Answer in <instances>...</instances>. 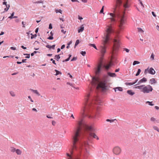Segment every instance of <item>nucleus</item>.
<instances>
[{"label":"nucleus","mask_w":159,"mask_h":159,"mask_svg":"<svg viewBox=\"0 0 159 159\" xmlns=\"http://www.w3.org/2000/svg\"><path fill=\"white\" fill-rule=\"evenodd\" d=\"M107 71V75H104L102 78V81L100 82V78L99 77H93L92 78V84L97 86V89L99 87L102 91H104L108 89L109 86L107 84V79L108 76L114 77L116 76V74L114 73Z\"/></svg>","instance_id":"nucleus-1"},{"label":"nucleus","mask_w":159,"mask_h":159,"mask_svg":"<svg viewBox=\"0 0 159 159\" xmlns=\"http://www.w3.org/2000/svg\"><path fill=\"white\" fill-rule=\"evenodd\" d=\"M107 34L105 35L104 39V43L105 44H109L111 40L113 42V49L114 50H117L120 47V43L119 40V36L116 35L114 39H112L110 37V34L113 32V30L110 28H108L106 30Z\"/></svg>","instance_id":"nucleus-2"},{"label":"nucleus","mask_w":159,"mask_h":159,"mask_svg":"<svg viewBox=\"0 0 159 159\" xmlns=\"http://www.w3.org/2000/svg\"><path fill=\"white\" fill-rule=\"evenodd\" d=\"M81 151H70V153H66L67 159H88L89 152L85 151L84 154L80 155Z\"/></svg>","instance_id":"nucleus-3"},{"label":"nucleus","mask_w":159,"mask_h":159,"mask_svg":"<svg viewBox=\"0 0 159 159\" xmlns=\"http://www.w3.org/2000/svg\"><path fill=\"white\" fill-rule=\"evenodd\" d=\"M90 95L87 96L88 99H87L85 106L83 110V116H88L89 118L91 117V116L89 115V113L91 112L93 108V102H89Z\"/></svg>","instance_id":"nucleus-4"},{"label":"nucleus","mask_w":159,"mask_h":159,"mask_svg":"<svg viewBox=\"0 0 159 159\" xmlns=\"http://www.w3.org/2000/svg\"><path fill=\"white\" fill-rule=\"evenodd\" d=\"M113 64L109 62H105L100 66L97 67L95 71V73L97 75H99L101 72V68L102 67L105 70L107 71L109 70Z\"/></svg>","instance_id":"nucleus-5"},{"label":"nucleus","mask_w":159,"mask_h":159,"mask_svg":"<svg viewBox=\"0 0 159 159\" xmlns=\"http://www.w3.org/2000/svg\"><path fill=\"white\" fill-rule=\"evenodd\" d=\"M99 50L101 53V62L102 63L105 54L106 52V47L105 45L101 46Z\"/></svg>","instance_id":"nucleus-6"},{"label":"nucleus","mask_w":159,"mask_h":159,"mask_svg":"<svg viewBox=\"0 0 159 159\" xmlns=\"http://www.w3.org/2000/svg\"><path fill=\"white\" fill-rule=\"evenodd\" d=\"M152 90L153 88L152 87L149 85H148L146 86L145 85L143 88V90L141 91L144 93H148L152 92Z\"/></svg>","instance_id":"nucleus-7"},{"label":"nucleus","mask_w":159,"mask_h":159,"mask_svg":"<svg viewBox=\"0 0 159 159\" xmlns=\"http://www.w3.org/2000/svg\"><path fill=\"white\" fill-rule=\"evenodd\" d=\"M113 151L114 154L119 155L121 152V150L120 147L116 146L114 148Z\"/></svg>","instance_id":"nucleus-8"},{"label":"nucleus","mask_w":159,"mask_h":159,"mask_svg":"<svg viewBox=\"0 0 159 159\" xmlns=\"http://www.w3.org/2000/svg\"><path fill=\"white\" fill-rule=\"evenodd\" d=\"M147 79L145 77H143L142 79L140 80L137 83V84H136L135 85H138L140 84L141 83H143V82H145L147 81Z\"/></svg>","instance_id":"nucleus-9"},{"label":"nucleus","mask_w":159,"mask_h":159,"mask_svg":"<svg viewBox=\"0 0 159 159\" xmlns=\"http://www.w3.org/2000/svg\"><path fill=\"white\" fill-rule=\"evenodd\" d=\"M148 72L149 74L153 75L155 73V71L152 67H151L148 70Z\"/></svg>","instance_id":"nucleus-10"},{"label":"nucleus","mask_w":159,"mask_h":159,"mask_svg":"<svg viewBox=\"0 0 159 159\" xmlns=\"http://www.w3.org/2000/svg\"><path fill=\"white\" fill-rule=\"evenodd\" d=\"M55 45L54 44L52 46L50 45H49L47 44L46 46V47L48 48L49 49H51L52 48L53 49H55Z\"/></svg>","instance_id":"nucleus-11"},{"label":"nucleus","mask_w":159,"mask_h":159,"mask_svg":"<svg viewBox=\"0 0 159 159\" xmlns=\"http://www.w3.org/2000/svg\"><path fill=\"white\" fill-rule=\"evenodd\" d=\"M84 25H82L80 26V28H79L78 30V33L82 32L84 30Z\"/></svg>","instance_id":"nucleus-12"},{"label":"nucleus","mask_w":159,"mask_h":159,"mask_svg":"<svg viewBox=\"0 0 159 159\" xmlns=\"http://www.w3.org/2000/svg\"><path fill=\"white\" fill-rule=\"evenodd\" d=\"M150 83H151V84H155L157 83V81L154 78H152L150 79Z\"/></svg>","instance_id":"nucleus-13"},{"label":"nucleus","mask_w":159,"mask_h":159,"mask_svg":"<svg viewBox=\"0 0 159 159\" xmlns=\"http://www.w3.org/2000/svg\"><path fill=\"white\" fill-rule=\"evenodd\" d=\"M114 89L115 92L116 91L117 89L120 91H123V89L121 87H117L116 88H114Z\"/></svg>","instance_id":"nucleus-14"},{"label":"nucleus","mask_w":159,"mask_h":159,"mask_svg":"<svg viewBox=\"0 0 159 159\" xmlns=\"http://www.w3.org/2000/svg\"><path fill=\"white\" fill-rule=\"evenodd\" d=\"M127 93L129 94L132 96L135 93L133 92L131 90H128L127 91Z\"/></svg>","instance_id":"nucleus-15"},{"label":"nucleus","mask_w":159,"mask_h":159,"mask_svg":"<svg viewBox=\"0 0 159 159\" xmlns=\"http://www.w3.org/2000/svg\"><path fill=\"white\" fill-rule=\"evenodd\" d=\"M30 90L31 91L34 93H36L37 95L38 96H40V94L38 92V91L37 90H34L32 89H30Z\"/></svg>","instance_id":"nucleus-16"},{"label":"nucleus","mask_w":159,"mask_h":159,"mask_svg":"<svg viewBox=\"0 0 159 159\" xmlns=\"http://www.w3.org/2000/svg\"><path fill=\"white\" fill-rule=\"evenodd\" d=\"M145 86V85H142L140 86H136L135 87L136 89H142L143 90V88Z\"/></svg>","instance_id":"nucleus-17"},{"label":"nucleus","mask_w":159,"mask_h":159,"mask_svg":"<svg viewBox=\"0 0 159 159\" xmlns=\"http://www.w3.org/2000/svg\"><path fill=\"white\" fill-rule=\"evenodd\" d=\"M145 86V85H142L140 86H136L135 87L136 89H142L143 90V88Z\"/></svg>","instance_id":"nucleus-18"},{"label":"nucleus","mask_w":159,"mask_h":159,"mask_svg":"<svg viewBox=\"0 0 159 159\" xmlns=\"http://www.w3.org/2000/svg\"><path fill=\"white\" fill-rule=\"evenodd\" d=\"M60 54L56 55L54 57V59H56L57 61H58L59 60L60 58L61 57L60 56Z\"/></svg>","instance_id":"nucleus-19"},{"label":"nucleus","mask_w":159,"mask_h":159,"mask_svg":"<svg viewBox=\"0 0 159 159\" xmlns=\"http://www.w3.org/2000/svg\"><path fill=\"white\" fill-rule=\"evenodd\" d=\"M89 45L90 46L93 47V48H94L96 50H98V49H97L96 46L95 45V44H94L89 43Z\"/></svg>","instance_id":"nucleus-20"},{"label":"nucleus","mask_w":159,"mask_h":159,"mask_svg":"<svg viewBox=\"0 0 159 159\" xmlns=\"http://www.w3.org/2000/svg\"><path fill=\"white\" fill-rule=\"evenodd\" d=\"M16 152L18 155H20L22 153L21 151L19 149H16Z\"/></svg>","instance_id":"nucleus-21"},{"label":"nucleus","mask_w":159,"mask_h":159,"mask_svg":"<svg viewBox=\"0 0 159 159\" xmlns=\"http://www.w3.org/2000/svg\"><path fill=\"white\" fill-rule=\"evenodd\" d=\"M152 102L147 101L146 102V104H148L149 105L151 106H153L154 105V104L152 103Z\"/></svg>","instance_id":"nucleus-22"},{"label":"nucleus","mask_w":159,"mask_h":159,"mask_svg":"<svg viewBox=\"0 0 159 159\" xmlns=\"http://www.w3.org/2000/svg\"><path fill=\"white\" fill-rule=\"evenodd\" d=\"M55 71L56 72V74H55L56 75H57L59 74H61V73L60 71L57 70H55Z\"/></svg>","instance_id":"nucleus-23"},{"label":"nucleus","mask_w":159,"mask_h":159,"mask_svg":"<svg viewBox=\"0 0 159 159\" xmlns=\"http://www.w3.org/2000/svg\"><path fill=\"white\" fill-rule=\"evenodd\" d=\"M79 43H80L79 40V39L77 40L76 41V42H75V46H74L75 48H76V46H77Z\"/></svg>","instance_id":"nucleus-24"},{"label":"nucleus","mask_w":159,"mask_h":159,"mask_svg":"<svg viewBox=\"0 0 159 159\" xmlns=\"http://www.w3.org/2000/svg\"><path fill=\"white\" fill-rule=\"evenodd\" d=\"M30 35H31V39H32L33 38L36 37L37 36V35L36 34L33 35L32 33H31L30 34Z\"/></svg>","instance_id":"nucleus-25"},{"label":"nucleus","mask_w":159,"mask_h":159,"mask_svg":"<svg viewBox=\"0 0 159 159\" xmlns=\"http://www.w3.org/2000/svg\"><path fill=\"white\" fill-rule=\"evenodd\" d=\"M115 120H116V119H115L114 120H113V119L110 120V119H107L106 120V121H107V122H110L111 123V122H113L114 121H115Z\"/></svg>","instance_id":"nucleus-26"},{"label":"nucleus","mask_w":159,"mask_h":159,"mask_svg":"<svg viewBox=\"0 0 159 159\" xmlns=\"http://www.w3.org/2000/svg\"><path fill=\"white\" fill-rule=\"evenodd\" d=\"M24 55H26V56L25 57V58H29L30 57V54L24 53L23 54Z\"/></svg>","instance_id":"nucleus-27"},{"label":"nucleus","mask_w":159,"mask_h":159,"mask_svg":"<svg viewBox=\"0 0 159 159\" xmlns=\"http://www.w3.org/2000/svg\"><path fill=\"white\" fill-rule=\"evenodd\" d=\"M141 71V69H138V71H137V73H136V75H136V76H138V75H139V74H140V73Z\"/></svg>","instance_id":"nucleus-28"},{"label":"nucleus","mask_w":159,"mask_h":159,"mask_svg":"<svg viewBox=\"0 0 159 159\" xmlns=\"http://www.w3.org/2000/svg\"><path fill=\"white\" fill-rule=\"evenodd\" d=\"M140 63V62L138 61H134L133 63V65L134 66L136 64H139Z\"/></svg>","instance_id":"nucleus-29"},{"label":"nucleus","mask_w":159,"mask_h":159,"mask_svg":"<svg viewBox=\"0 0 159 159\" xmlns=\"http://www.w3.org/2000/svg\"><path fill=\"white\" fill-rule=\"evenodd\" d=\"M10 93L12 97H15V94L12 91H10Z\"/></svg>","instance_id":"nucleus-30"},{"label":"nucleus","mask_w":159,"mask_h":159,"mask_svg":"<svg viewBox=\"0 0 159 159\" xmlns=\"http://www.w3.org/2000/svg\"><path fill=\"white\" fill-rule=\"evenodd\" d=\"M14 14V12H12L11 14V16H9L8 17V18L11 19H13V18Z\"/></svg>","instance_id":"nucleus-31"},{"label":"nucleus","mask_w":159,"mask_h":159,"mask_svg":"<svg viewBox=\"0 0 159 159\" xmlns=\"http://www.w3.org/2000/svg\"><path fill=\"white\" fill-rule=\"evenodd\" d=\"M153 128L154 129L156 130L157 131L159 132V129L156 126H153Z\"/></svg>","instance_id":"nucleus-32"},{"label":"nucleus","mask_w":159,"mask_h":159,"mask_svg":"<svg viewBox=\"0 0 159 159\" xmlns=\"http://www.w3.org/2000/svg\"><path fill=\"white\" fill-rule=\"evenodd\" d=\"M43 3V2L42 1V0H40L39 1H37V2H34V3Z\"/></svg>","instance_id":"nucleus-33"},{"label":"nucleus","mask_w":159,"mask_h":159,"mask_svg":"<svg viewBox=\"0 0 159 159\" xmlns=\"http://www.w3.org/2000/svg\"><path fill=\"white\" fill-rule=\"evenodd\" d=\"M80 54H81L83 56H84L85 55L86 52L85 51H81L80 52Z\"/></svg>","instance_id":"nucleus-34"},{"label":"nucleus","mask_w":159,"mask_h":159,"mask_svg":"<svg viewBox=\"0 0 159 159\" xmlns=\"http://www.w3.org/2000/svg\"><path fill=\"white\" fill-rule=\"evenodd\" d=\"M55 11L57 13H62V11L61 10V9H59V10H55Z\"/></svg>","instance_id":"nucleus-35"},{"label":"nucleus","mask_w":159,"mask_h":159,"mask_svg":"<svg viewBox=\"0 0 159 159\" xmlns=\"http://www.w3.org/2000/svg\"><path fill=\"white\" fill-rule=\"evenodd\" d=\"M138 29L139 32L143 33L144 32V31L141 28H138Z\"/></svg>","instance_id":"nucleus-36"},{"label":"nucleus","mask_w":159,"mask_h":159,"mask_svg":"<svg viewBox=\"0 0 159 159\" xmlns=\"http://www.w3.org/2000/svg\"><path fill=\"white\" fill-rule=\"evenodd\" d=\"M104 7V6H103L100 11V13H103V14H104V13H103Z\"/></svg>","instance_id":"nucleus-37"},{"label":"nucleus","mask_w":159,"mask_h":159,"mask_svg":"<svg viewBox=\"0 0 159 159\" xmlns=\"http://www.w3.org/2000/svg\"><path fill=\"white\" fill-rule=\"evenodd\" d=\"M125 84L127 85H133V83H125Z\"/></svg>","instance_id":"nucleus-38"},{"label":"nucleus","mask_w":159,"mask_h":159,"mask_svg":"<svg viewBox=\"0 0 159 159\" xmlns=\"http://www.w3.org/2000/svg\"><path fill=\"white\" fill-rule=\"evenodd\" d=\"M154 55L153 54V53H152L151 55V58L152 59V60H154Z\"/></svg>","instance_id":"nucleus-39"},{"label":"nucleus","mask_w":159,"mask_h":159,"mask_svg":"<svg viewBox=\"0 0 159 159\" xmlns=\"http://www.w3.org/2000/svg\"><path fill=\"white\" fill-rule=\"evenodd\" d=\"M16 149L13 147L11 148V151L12 152H14L16 151Z\"/></svg>","instance_id":"nucleus-40"},{"label":"nucleus","mask_w":159,"mask_h":159,"mask_svg":"<svg viewBox=\"0 0 159 159\" xmlns=\"http://www.w3.org/2000/svg\"><path fill=\"white\" fill-rule=\"evenodd\" d=\"M77 59V57H74L71 60V61H74Z\"/></svg>","instance_id":"nucleus-41"},{"label":"nucleus","mask_w":159,"mask_h":159,"mask_svg":"<svg viewBox=\"0 0 159 159\" xmlns=\"http://www.w3.org/2000/svg\"><path fill=\"white\" fill-rule=\"evenodd\" d=\"M48 39H49V40H52L53 39V38L52 36H49L47 38Z\"/></svg>","instance_id":"nucleus-42"},{"label":"nucleus","mask_w":159,"mask_h":159,"mask_svg":"<svg viewBox=\"0 0 159 159\" xmlns=\"http://www.w3.org/2000/svg\"><path fill=\"white\" fill-rule=\"evenodd\" d=\"M124 50L125 51L127 52H129V49L126 48H124Z\"/></svg>","instance_id":"nucleus-43"},{"label":"nucleus","mask_w":159,"mask_h":159,"mask_svg":"<svg viewBox=\"0 0 159 159\" xmlns=\"http://www.w3.org/2000/svg\"><path fill=\"white\" fill-rule=\"evenodd\" d=\"M150 120L151 121H155L156 120V119H155V118H154L153 117H152L151 118Z\"/></svg>","instance_id":"nucleus-44"},{"label":"nucleus","mask_w":159,"mask_h":159,"mask_svg":"<svg viewBox=\"0 0 159 159\" xmlns=\"http://www.w3.org/2000/svg\"><path fill=\"white\" fill-rule=\"evenodd\" d=\"M148 68L147 69H146L145 70V71H144V74H146L148 72Z\"/></svg>","instance_id":"nucleus-45"},{"label":"nucleus","mask_w":159,"mask_h":159,"mask_svg":"<svg viewBox=\"0 0 159 159\" xmlns=\"http://www.w3.org/2000/svg\"><path fill=\"white\" fill-rule=\"evenodd\" d=\"M52 25L51 23H50L49 24V29H52Z\"/></svg>","instance_id":"nucleus-46"},{"label":"nucleus","mask_w":159,"mask_h":159,"mask_svg":"<svg viewBox=\"0 0 159 159\" xmlns=\"http://www.w3.org/2000/svg\"><path fill=\"white\" fill-rule=\"evenodd\" d=\"M69 60H70L69 58H67L66 59H65V60H64L62 61V62H65V61H69Z\"/></svg>","instance_id":"nucleus-47"},{"label":"nucleus","mask_w":159,"mask_h":159,"mask_svg":"<svg viewBox=\"0 0 159 159\" xmlns=\"http://www.w3.org/2000/svg\"><path fill=\"white\" fill-rule=\"evenodd\" d=\"M28 98L30 100V101L31 102H34V101L33 100H32V99H31V98L30 97V96H29L28 97Z\"/></svg>","instance_id":"nucleus-48"},{"label":"nucleus","mask_w":159,"mask_h":159,"mask_svg":"<svg viewBox=\"0 0 159 159\" xmlns=\"http://www.w3.org/2000/svg\"><path fill=\"white\" fill-rule=\"evenodd\" d=\"M10 49L12 50H16V48L14 47H11L10 48Z\"/></svg>","instance_id":"nucleus-49"},{"label":"nucleus","mask_w":159,"mask_h":159,"mask_svg":"<svg viewBox=\"0 0 159 159\" xmlns=\"http://www.w3.org/2000/svg\"><path fill=\"white\" fill-rule=\"evenodd\" d=\"M65 45L64 44L62 45L61 48V49H62L65 48Z\"/></svg>","instance_id":"nucleus-50"},{"label":"nucleus","mask_w":159,"mask_h":159,"mask_svg":"<svg viewBox=\"0 0 159 159\" xmlns=\"http://www.w3.org/2000/svg\"><path fill=\"white\" fill-rule=\"evenodd\" d=\"M152 15L154 17H156V14L153 11H152Z\"/></svg>","instance_id":"nucleus-51"},{"label":"nucleus","mask_w":159,"mask_h":159,"mask_svg":"<svg viewBox=\"0 0 159 159\" xmlns=\"http://www.w3.org/2000/svg\"><path fill=\"white\" fill-rule=\"evenodd\" d=\"M138 79H136L134 82H133V84H135L138 81Z\"/></svg>","instance_id":"nucleus-52"},{"label":"nucleus","mask_w":159,"mask_h":159,"mask_svg":"<svg viewBox=\"0 0 159 159\" xmlns=\"http://www.w3.org/2000/svg\"><path fill=\"white\" fill-rule=\"evenodd\" d=\"M21 47L24 49H26V48L23 45L21 46Z\"/></svg>","instance_id":"nucleus-53"},{"label":"nucleus","mask_w":159,"mask_h":159,"mask_svg":"<svg viewBox=\"0 0 159 159\" xmlns=\"http://www.w3.org/2000/svg\"><path fill=\"white\" fill-rule=\"evenodd\" d=\"M2 4L3 5H5L6 6H7V2H3Z\"/></svg>","instance_id":"nucleus-54"},{"label":"nucleus","mask_w":159,"mask_h":159,"mask_svg":"<svg viewBox=\"0 0 159 159\" xmlns=\"http://www.w3.org/2000/svg\"><path fill=\"white\" fill-rule=\"evenodd\" d=\"M27 60L26 59H22V63L25 62V61Z\"/></svg>","instance_id":"nucleus-55"},{"label":"nucleus","mask_w":159,"mask_h":159,"mask_svg":"<svg viewBox=\"0 0 159 159\" xmlns=\"http://www.w3.org/2000/svg\"><path fill=\"white\" fill-rule=\"evenodd\" d=\"M98 98L96 96L95 97L94 99V102H95V101H97V100H98Z\"/></svg>","instance_id":"nucleus-56"},{"label":"nucleus","mask_w":159,"mask_h":159,"mask_svg":"<svg viewBox=\"0 0 159 159\" xmlns=\"http://www.w3.org/2000/svg\"><path fill=\"white\" fill-rule=\"evenodd\" d=\"M38 30H39V28H37L35 30V32L36 33H37L38 32Z\"/></svg>","instance_id":"nucleus-57"},{"label":"nucleus","mask_w":159,"mask_h":159,"mask_svg":"<svg viewBox=\"0 0 159 159\" xmlns=\"http://www.w3.org/2000/svg\"><path fill=\"white\" fill-rule=\"evenodd\" d=\"M55 124H56V122L54 121L53 120L52 121V124L53 125H55Z\"/></svg>","instance_id":"nucleus-58"},{"label":"nucleus","mask_w":159,"mask_h":159,"mask_svg":"<svg viewBox=\"0 0 159 159\" xmlns=\"http://www.w3.org/2000/svg\"><path fill=\"white\" fill-rule=\"evenodd\" d=\"M67 75H69V77H70V78H72L73 77H72V75H71L70 73H68L67 74Z\"/></svg>","instance_id":"nucleus-59"},{"label":"nucleus","mask_w":159,"mask_h":159,"mask_svg":"<svg viewBox=\"0 0 159 159\" xmlns=\"http://www.w3.org/2000/svg\"><path fill=\"white\" fill-rule=\"evenodd\" d=\"M61 32L63 33L64 34H65L66 33V31H64L63 30H61Z\"/></svg>","instance_id":"nucleus-60"},{"label":"nucleus","mask_w":159,"mask_h":159,"mask_svg":"<svg viewBox=\"0 0 159 159\" xmlns=\"http://www.w3.org/2000/svg\"><path fill=\"white\" fill-rule=\"evenodd\" d=\"M4 34V32L3 31H1L0 33V36L3 35Z\"/></svg>","instance_id":"nucleus-61"},{"label":"nucleus","mask_w":159,"mask_h":159,"mask_svg":"<svg viewBox=\"0 0 159 159\" xmlns=\"http://www.w3.org/2000/svg\"><path fill=\"white\" fill-rule=\"evenodd\" d=\"M72 43V41L71 40L68 43L67 45H70V44H71Z\"/></svg>","instance_id":"nucleus-62"},{"label":"nucleus","mask_w":159,"mask_h":159,"mask_svg":"<svg viewBox=\"0 0 159 159\" xmlns=\"http://www.w3.org/2000/svg\"><path fill=\"white\" fill-rule=\"evenodd\" d=\"M6 7H7V8L9 9V7H10V5L9 4H7V6H6Z\"/></svg>","instance_id":"nucleus-63"},{"label":"nucleus","mask_w":159,"mask_h":159,"mask_svg":"<svg viewBox=\"0 0 159 159\" xmlns=\"http://www.w3.org/2000/svg\"><path fill=\"white\" fill-rule=\"evenodd\" d=\"M47 55L48 56L51 57V56H52V54H47Z\"/></svg>","instance_id":"nucleus-64"}]
</instances>
